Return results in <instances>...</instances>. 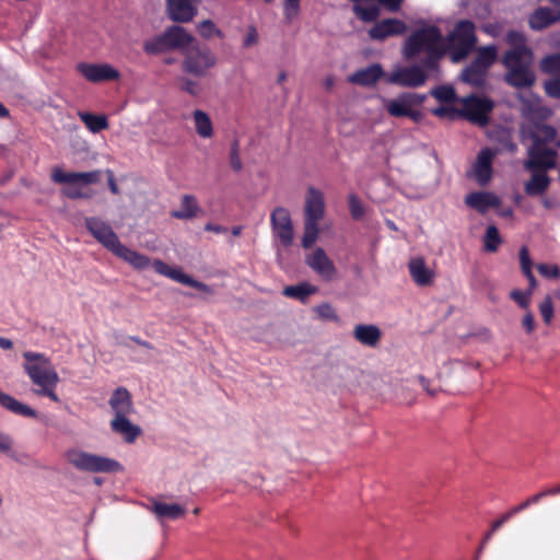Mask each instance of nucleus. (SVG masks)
I'll use <instances>...</instances> for the list:
<instances>
[{
    "instance_id": "11",
    "label": "nucleus",
    "mask_w": 560,
    "mask_h": 560,
    "mask_svg": "<svg viewBox=\"0 0 560 560\" xmlns=\"http://www.w3.org/2000/svg\"><path fill=\"white\" fill-rule=\"evenodd\" d=\"M558 151L556 149L529 144L527 147V159L523 162L525 171L549 172L557 166Z\"/></svg>"
},
{
    "instance_id": "33",
    "label": "nucleus",
    "mask_w": 560,
    "mask_h": 560,
    "mask_svg": "<svg viewBox=\"0 0 560 560\" xmlns=\"http://www.w3.org/2000/svg\"><path fill=\"white\" fill-rule=\"evenodd\" d=\"M201 211L198 206L197 199L192 195H184L180 201V208L173 210L171 217L178 220H190L196 218Z\"/></svg>"
},
{
    "instance_id": "59",
    "label": "nucleus",
    "mask_w": 560,
    "mask_h": 560,
    "mask_svg": "<svg viewBox=\"0 0 560 560\" xmlns=\"http://www.w3.org/2000/svg\"><path fill=\"white\" fill-rule=\"evenodd\" d=\"M182 90L191 96H197L200 91L198 83L187 78L182 80Z\"/></svg>"
},
{
    "instance_id": "17",
    "label": "nucleus",
    "mask_w": 560,
    "mask_h": 560,
    "mask_svg": "<svg viewBox=\"0 0 560 560\" xmlns=\"http://www.w3.org/2000/svg\"><path fill=\"white\" fill-rule=\"evenodd\" d=\"M305 262L325 281H331L336 277L337 269L322 247L307 255Z\"/></svg>"
},
{
    "instance_id": "2",
    "label": "nucleus",
    "mask_w": 560,
    "mask_h": 560,
    "mask_svg": "<svg viewBox=\"0 0 560 560\" xmlns=\"http://www.w3.org/2000/svg\"><path fill=\"white\" fill-rule=\"evenodd\" d=\"M401 54L406 60L416 59L423 54V66L429 71H439L440 61L446 55L442 31L433 24L416 28L404 42Z\"/></svg>"
},
{
    "instance_id": "21",
    "label": "nucleus",
    "mask_w": 560,
    "mask_h": 560,
    "mask_svg": "<svg viewBox=\"0 0 560 560\" xmlns=\"http://www.w3.org/2000/svg\"><path fill=\"white\" fill-rule=\"evenodd\" d=\"M304 213L305 222L318 223L324 217V196L318 189L314 187H310L307 190Z\"/></svg>"
},
{
    "instance_id": "28",
    "label": "nucleus",
    "mask_w": 560,
    "mask_h": 560,
    "mask_svg": "<svg viewBox=\"0 0 560 560\" xmlns=\"http://www.w3.org/2000/svg\"><path fill=\"white\" fill-rule=\"evenodd\" d=\"M112 253L139 270L147 269L151 264L148 256L125 246L120 241Z\"/></svg>"
},
{
    "instance_id": "51",
    "label": "nucleus",
    "mask_w": 560,
    "mask_h": 560,
    "mask_svg": "<svg viewBox=\"0 0 560 560\" xmlns=\"http://www.w3.org/2000/svg\"><path fill=\"white\" fill-rule=\"evenodd\" d=\"M518 257H520V265H521V269H522V272L523 275L525 273H528V272H532V268H533V260L529 256V252H528V248L526 246H522L521 249H520V253H518Z\"/></svg>"
},
{
    "instance_id": "56",
    "label": "nucleus",
    "mask_w": 560,
    "mask_h": 560,
    "mask_svg": "<svg viewBox=\"0 0 560 560\" xmlns=\"http://www.w3.org/2000/svg\"><path fill=\"white\" fill-rule=\"evenodd\" d=\"M301 0H283V12L288 20L294 18L300 10Z\"/></svg>"
},
{
    "instance_id": "54",
    "label": "nucleus",
    "mask_w": 560,
    "mask_h": 560,
    "mask_svg": "<svg viewBox=\"0 0 560 560\" xmlns=\"http://www.w3.org/2000/svg\"><path fill=\"white\" fill-rule=\"evenodd\" d=\"M538 272L546 278L557 279L560 276V269L556 265L539 264L537 266Z\"/></svg>"
},
{
    "instance_id": "6",
    "label": "nucleus",
    "mask_w": 560,
    "mask_h": 560,
    "mask_svg": "<svg viewBox=\"0 0 560 560\" xmlns=\"http://www.w3.org/2000/svg\"><path fill=\"white\" fill-rule=\"evenodd\" d=\"M183 55V71L197 78L207 77L218 62L214 52L209 47L199 44L191 45Z\"/></svg>"
},
{
    "instance_id": "52",
    "label": "nucleus",
    "mask_w": 560,
    "mask_h": 560,
    "mask_svg": "<svg viewBox=\"0 0 560 560\" xmlns=\"http://www.w3.org/2000/svg\"><path fill=\"white\" fill-rule=\"evenodd\" d=\"M510 295H511V299L514 300L520 307H522V308L528 307L530 296H532L530 291L513 290Z\"/></svg>"
},
{
    "instance_id": "20",
    "label": "nucleus",
    "mask_w": 560,
    "mask_h": 560,
    "mask_svg": "<svg viewBox=\"0 0 560 560\" xmlns=\"http://www.w3.org/2000/svg\"><path fill=\"white\" fill-rule=\"evenodd\" d=\"M495 152L490 148H482L474 164V175L477 183L481 186L487 185L492 176V161Z\"/></svg>"
},
{
    "instance_id": "14",
    "label": "nucleus",
    "mask_w": 560,
    "mask_h": 560,
    "mask_svg": "<svg viewBox=\"0 0 560 560\" xmlns=\"http://www.w3.org/2000/svg\"><path fill=\"white\" fill-rule=\"evenodd\" d=\"M85 228L109 252H113L119 243V238L112 226L100 218H85Z\"/></svg>"
},
{
    "instance_id": "29",
    "label": "nucleus",
    "mask_w": 560,
    "mask_h": 560,
    "mask_svg": "<svg viewBox=\"0 0 560 560\" xmlns=\"http://www.w3.org/2000/svg\"><path fill=\"white\" fill-rule=\"evenodd\" d=\"M353 337L361 345L375 348L382 338V331L374 324H359L353 329Z\"/></svg>"
},
{
    "instance_id": "47",
    "label": "nucleus",
    "mask_w": 560,
    "mask_h": 560,
    "mask_svg": "<svg viewBox=\"0 0 560 560\" xmlns=\"http://www.w3.org/2000/svg\"><path fill=\"white\" fill-rule=\"evenodd\" d=\"M349 211L354 220H360L364 214V206L360 199L354 195L350 194L348 197Z\"/></svg>"
},
{
    "instance_id": "63",
    "label": "nucleus",
    "mask_w": 560,
    "mask_h": 560,
    "mask_svg": "<svg viewBox=\"0 0 560 560\" xmlns=\"http://www.w3.org/2000/svg\"><path fill=\"white\" fill-rule=\"evenodd\" d=\"M502 145L510 153H514L517 150V145L515 144V142H513L509 135H506L505 138L502 140Z\"/></svg>"
},
{
    "instance_id": "61",
    "label": "nucleus",
    "mask_w": 560,
    "mask_h": 560,
    "mask_svg": "<svg viewBox=\"0 0 560 560\" xmlns=\"http://www.w3.org/2000/svg\"><path fill=\"white\" fill-rule=\"evenodd\" d=\"M522 325L526 332L530 334L535 328V319L532 313H527L522 320Z\"/></svg>"
},
{
    "instance_id": "27",
    "label": "nucleus",
    "mask_w": 560,
    "mask_h": 560,
    "mask_svg": "<svg viewBox=\"0 0 560 560\" xmlns=\"http://www.w3.org/2000/svg\"><path fill=\"white\" fill-rule=\"evenodd\" d=\"M532 175L524 184V191L529 197H537L544 195L550 184L551 178L545 171H530Z\"/></svg>"
},
{
    "instance_id": "62",
    "label": "nucleus",
    "mask_w": 560,
    "mask_h": 560,
    "mask_svg": "<svg viewBox=\"0 0 560 560\" xmlns=\"http://www.w3.org/2000/svg\"><path fill=\"white\" fill-rule=\"evenodd\" d=\"M12 440L9 435L0 432V452L8 453L11 450Z\"/></svg>"
},
{
    "instance_id": "58",
    "label": "nucleus",
    "mask_w": 560,
    "mask_h": 560,
    "mask_svg": "<svg viewBox=\"0 0 560 560\" xmlns=\"http://www.w3.org/2000/svg\"><path fill=\"white\" fill-rule=\"evenodd\" d=\"M258 42V32L254 25H249L247 28V33L243 39V47L249 48L256 45Z\"/></svg>"
},
{
    "instance_id": "3",
    "label": "nucleus",
    "mask_w": 560,
    "mask_h": 560,
    "mask_svg": "<svg viewBox=\"0 0 560 560\" xmlns=\"http://www.w3.org/2000/svg\"><path fill=\"white\" fill-rule=\"evenodd\" d=\"M102 171L94 170L90 172H63L60 167H55L51 172V179L57 184H65L61 192L71 200L89 199L92 194L84 190V187L96 184L101 180Z\"/></svg>"
},
{
    "instance_id": "37",
    "label": "nucleus",
    "mask_w": 560,
    "mask_h": 560,
    "mask_svg": "<svg viewBox=\"0 0 560 560\" xmlns=\"http://www.w3.org/2000/svg\"><path fill=\"white\" fill-rule=\"evenodd\" d=\"M153 512L160 518L177 520L185 514V509L177 503L167 504L163 502H155L153 504Z\"/></svg>"
},
{
    "instance_id": "16",
    "label": "nucleus",
    "mask_w": 560,
    "mask_h": 560,
    "mask_svg": "<svg viewBox=\"0 0 560 560\" xmlns=\"http://www.w3.org/2000/svg\"><path fill=\"white\" fill-rule=\"evenodd\" d=\"M77 70L82 77L93 83L115 81L120 77L119 71L109 63L80 62L77 65Z\"/></svg>"
},
{
    "instance_id": "23",
    "label": "nucleus",
    "mask_w": 560,
    "mask_h": 560,
    "mask_svg": "<svg viewBox=\"0 0 560 560\" xmlns=\"http://www.w3.org/2000/svg\"><path fill=\"white\" fill-rule=\"evenodd\" d=\"M560 21V11L549 7H539L528 16V25L533 31H542Z\"/></svg>"
},
{
    "instance_id": "34",
    "label": "nucleus",
    "mask_w": 560,
    "mask_h": 560,
    "mask_svg": "<svg viewBox=\"0 0 560 560\" xmlns=\"http://www.w3.org/2000/svg\"><path fill=\"white\" fill-rule=\"evenodd\" d=\"M0 406L8 409L9 411L23 416L26 418H36L38 416L37 411L30 406L20 402L14 397L0 392Z\"/></svg>"
},
{
    "instance_id": "25",
    "label": "nucleus",
    "mask_w": 560,
    "mask_h": 560,
    "mask_svg": "<svg viewBox=\"0 0 560 560\" xmlns=\"http://www.w3.org/2000/svg\"><path fill=\"white\" fill-rule=\"evenodd\" d=\"M115 417H128L133 411L131 395L125 387L116 388L108 401Z\"/></svg>"
},
{
    "instance_id": "44",
    "label": "nucleus",
    "mask_w": 560,
    "mask_h": 560,
    "mask_svg": "<svg viewBox=\"0 0 560 560\" xmlns=\"http://www.w3.org/2000/svg\"><path fill=\"white\" fill-rule=\"evenodd\" d=\"M430 94L440 102L451 103L456 100V92L451 85H438L430 91Z\"/></svg>"
},
{
    "instance_id": "8",
    "label": "nucleus",
    "mask_w": 560,
    "mask_h": 560,
    "mask_svg": "<svg viewBox=\"0 0 560 560\" xmlns=\"http://www.w3.org/2000/svg\"><path fill=\"white\" fill-rule=\"evenodd\" d=\"M67 458L81 471L115 472L121 469V465L117 460L84 451L71 450L67 453Z\"/></svg>"
},
{
    "instance_id": "53",
    "label": "nucleus",
    "mask_w": 560,
    "mask_h": 560,
    "mask_svg": "<svg viewBox=\"0 0 560 560\" xmlns=\"http://www.w3.org/2000/svg\"><path fill=\"white\" fill-rule=\"evenodd\" d=\"M539 311L544 322L549 324L553 316V305L549 295L546 296L545 300L539 304Z\"/></svg>"
},
{
    "instance_id": "50",
    "label": "nucleus",
    "mask_w": 560,
    "mask_h": 560,
    "mask_svg": "<svg viewBox=\"0 0 560 560\" xmlns=\"http://www.w3.org/2000/svg\"><path fill=\"white\" fill-rule=\"evenodd\" d=\"M544 89L548 96L560 100V77L545 81Z\"/></svg>"
},
{
    "instance_id": "42",
    "label": "nucleus",
    "mask_w": 560,
    "mask_h": 560,
    "mask_svg": "<svg viewBox=\"0 0 560 560\" xmlns=\"http://www.w3.org/2000/svg\"><path fill=\"white\" fill-rule=\"evenodd\" d=\"M502 240L495 225H489L483 236V247L486 252L494 253L498 250Z\"/></svg>"
},
{
    "instance_id": "30",
    "label": "nucleus",
    "mask_w": 560,
    "mask_h": 560,
    "mask_svg": "<svg viewBox=\"0 0 560 560\" xmlns=\"http://www.w3.org/2000/svg\"><path fill=\"white\" fill-rule=\"evenodd\" d=\"M110 429L120 434L127 443H133L142 432L141 428L131 423L128 417L114 418L110 421Z\"/></svg>"
},
{
    "instance_id": "19",
    "label": "nucleus",
    "mask_w": 560,
    "mask_h": 560,
    "mask_svg": "<svg viewBox=\"0 0 560 560\" xmlns=\"http://www.w3.org/2000/svg\"><path fill=\"white\" fill-rule=\"evenodd\" d=\"M166 13L170 20L188 23L197 14L194 0H166Z\"/></svg>"
},
{
    "instance_id": "24",
    "label": "nucleus",
    "mask_w": 560,
    "mask_h": 560,
    "mask_svg": "<svg viewBox=\"0 0 560 560\" xmlns=\"http://www.w3.org/2000/svg\"><path fill=\"white\" fill-rule=\"evenodd\" d=\"M383 74V67L380 63H372L351 73L348 81L359 86L371 88L377 83Z\"/></svg>"
},
{
    "instance_id": "49",
    "label": "nucleus",
    "mask_w": 560,
    "mask_h": 560,
    "mask_svg": "<svg viewBox=\"0 0 560 560\" xmlns=\"http://www.w3.org/2000/svg\"><path fill=\"white\" fill-rule=\"evenodd\" d=\"M58 383H59V381H51L45 385H40V386H38L39 389L35 390V393L39 396H46V397L50 398L52 401L58 402L59 397L55 392Z\"/></svg>"
},
{
    "instance_id": "4",
    "label": "nucleus",
    "mask_w": 560,
    "mask_h": 560,
    "mask_svg": "<svg viewBox=\"0 0 560 560\" xmlns=\"http://www.w3.org/2000/svg\"><path fill=\"white\" fill-rule=\"evenodd\" d=\"M477 43L475 24L469 20H460L454 28L444 37L446 55L453 62L465 60L475 49Z\"/></svg>"
},
{
    "instance_id": "1",
    "label": "nucleus",
    "mask_w": 560,
    "mask_h": 560,
    "mask_svg": "<svg viewBox=\"0 0 560 560\" xmlns=\"http://www.w3.org/2000/svg\"><path fill=\"white\" fill-rule=\"evenodd\" d=\"M509 49L501 57L505 68L504 81L515 89L532 88L536 75L532 69L534 51L527 43L526 35L517 30H509L504 36Z\"/></svg>"
},
{
    "instance_id": "15",
    "label": "nucleus",
    "mask_w": 560,
    "mask_h": 560,
    "mask_svg": "<svg viewBox=\"0 0 560 560\" xmlns=\"http://www.w3.org/2000/svg\"><path fill=\"white\" fill-rule=\"evenodd\" d=\"M273 233L284 247L293 243V225L290 212L283 207H277L270 217Z\"/></svg>"
},
{
    "instance_id": "60",
    "label": "nucleus",
    "mask_w": 560,
    "mask_h": 560,
    "mask_svg": "<svg viewBox=\"0 0 560 560\" xmlns=\"http://www.w3.org/2000/svg\"><path fill=\"white\" fill-rule=\"evenodd\" d=\"M404 93H405L407 100L409 101V104L412 107L422 105L424 103V101L427 100L425 94H419V93H412V92H404Z\"/></svg>"
},
{
    "instance_id": "10",
    "label": "nucleus",
    "mask_w": 560,
    "mask_h": 560,
    "mask_svg": "<svg viewBox=\"0 0 560 560\" xmlns=\"http://www.w3.org/2000/svg\"><path fill=\"white\" fill-rule=\"evenodd\" d=\"M462 103L463 107L459 109V117L479 127H486L489 124V114L494 108V103L491 98L471 94L464 97Z\"/></svg>"
},
{
    "instance_id": "38",
    "label": "nucleus",
    "mask_w": 560,
    "mask_h": 560,
    "mask_svg": "<svg viewBox=\"0 0 560 560\" xmlns=\"http://www.w3.org/2000/svg\"><path fill=\"white\" fill-rule=\"evenodd\" d=\"M317 288L310 284L308 282H301L295 285H288L283 290V295L287 298L295 299L301 302H305L307 298L314 294Z\"/></svg>"
},
{
    "instance_id": "13",
    "label": "nucleus",
    "mask_w": 560,
    "mask_h": 560,
    "mask_svg": "<svg viewBox=\"0 0 560 560\" xmlns=\"http://www.w3.org/2000/svg\"><path fill=\"white\" fill-rule=\"evenodd\" d=\"M153 269L162 276H165L180 284L188 285L190 288L197 289L199 291L209 293L210 287L201 281H198L194 279L192 277L185 273L180 268L178 267H171L166 262L160 259H155L152 262Z\"/></svg>"
},
{
    "instance_id": "31",
    "label": "nucleus",
    "mask_w": 560,
    "mask_h": 560,
    "mask_svg": "<svg viewBox=\"0 0 560 560\" xmlns=\"http://www.w3.org/2000/svg\"><path fill=\"white\" fill-rule=\"evenodd\" d=\"M521 103L523 115L533 121L544 120L548 118L551 114L550 109L541 106L539 97H521Z\"/></svg>"
},
{
    "instance_id": "64",
    "label": "nucleus",
    "mask_w": 560,
    "mask_h": 560,
    "mask_svg": "<svg viewBox=\"0 0 560 560\" xmlns=\"http://www.w3.org/2000/svg\"><path fill=\"white\" fill-rule=\"evenodd\" d=\"M512 517V513H504L500 518H498L497 521H494L492 523V532H495L498 530L505 522H508L510 518Z\"/></svg>"
},
{
    "instance_id": "46",
    "label": "nucleus",
    "mask_w": 560,
    "mask_h": 560,
    "mask_svg": "<svg viewBox=\"0 0 560 560\" xmlns=\"http://www.w3.org/2000/svg\"><path fill=\"white\" fill-rule=\"evenodd\" d=\"M318 237V223L304 222V235L302 237V246L311 248Z\"/></svg>"
},
{
    "instance_id": "32",
    "label": "nucleus",
    "mask_w": 560,
    "mask_h": 560,
    "mask_svg": "<svg viewBox=\"0 0 560 560\" xmlns=\"http://www.w3.org/2000/svg\"><path fill=\"white\" fill-rule=\"evenodd\" d=\"M412 280L421 287L428 285L432 281L433 273L427 267L424 260L420 257L410 259L408 264Z\"/></svg>"
},
{
    "instance_id": "41",
    "label": "nucleus",
    "mask_w": 560,
    "mask_h": 560,
    "mask_svg": "<svg viewBox=\"0 0 560 560\" xmlns=\"http://www.w3.org/2000/svg\"><path fill=\"white\" fill-rule=\"evenodd\" d=\"M81 120L93 132L97 133L108 127V121L104 115H94L91 113H80Z\"/></svg>"
},
{
    "instance_id": "55",
    "label": "nucleus",
    "mask_w": 560,
    "mask_h": 560,
    "mask_svg": "<svg viewBox=\"0 0 560 560\" xmlns=\"http://www.w3.org/2000/svg\"><path fill=\"white\" fill-rule=\"evenodd\" d=\"M433 115L444 118L448 117L451 119L456 118L459 116V109L455 108L454 106H439L432 110Z\"/></svg>"
},
{
    "instance_id": "12",
    "label": "nucleus",
    "mask_w": 560,
    "mask_h": 560,
    "mask_svg": "<svg viewBox=\"0 0 560 560\" xmlns=\"http://www.w3.org/2000/svg\"><path fill=\"white\" fill-rule=\"evenodd\" d=\"M520 137L522 143L530 141V144L548 147L556 140L557 129L547 124L532 121L521 127Z\"/></svg>"
},
{
    "instance_id": "57",
    "label": "nucleus",
    "mask_w": 560,
    "mask_h": 560,
    "mask_svg": "<svg viewBox=\"0 0 560 560\" xmlns=\"http://www.w3.org/2000/svg\"><path fill=\"white\" fill-rule=\"evenodd\" d=\"M317 315L324 319H337V314L328 303H322L315 308Z\"/></svg>"
},
{
    "instance_id": "22",
    "label": "nucleus",
    "mask_w": 560,
    "mask_h": 560,
    "mask_svg": "<svg viewBox=\"0 0 560 560\" xmlns=\"http://www.w3.org/2000/svg\"><path fill=\"white\" fill-rule=\"evenodd\" d=\"M465 203L467 207L485 214L490 208L499 207L501 200L497 195L490 191H474L466 195Z\"/></svg>"
},
{
    "instance_id": "39",
    "label": "nucleus",
    "mask_w": 560,
    "mask_h": 560,
    "mask_svg": "<svg viewBox=\"0 0 560 560\" xmlns=\"http://www.w3.org/2000/svg\"><path fill=\"white\" fill-rule=\"evenodd\" d=\"M352 12L364 23H376L381 14V9L378 4L362 5L361 2H357L352 5Z\"/></svg>"
},
{
    "instance_id": "9",
    "label": "nucleus",
    "mask_w": 560,
    "mask_h": 560,
    "mask_svg": "<svg viewBox=\"0 0 560 560\" xmlns=\"http://www.w3.org/2000/svg\"><path fill=\"white\" fill-rule=\"evenodd\" d=\"M436 71H429L423 61L410 66L398 67L386 78L387 83L401 88L417 89L425 84L429 74Z\"/></svg>"
},
{
    "instance_id": "7",
    "label": "nucleus",
    "mask_w": 560,
    "mask_h": 560,
    "mask_svg": "<svg viewBox=\"0 0 560 560\" xmlns=\"http://www.w3.org/2000/svg\"><path fill=\"white\" fill-rule=\"evenodd\" d=\"M23 358L25 360L24 371L34 385L40 386L51 381H59L50 359L44 353L25 351Z\"/></svg>"
},
{
    "instance_id": "35",
    "label": "nucleus",
    "mask_w": 560,
    "mask_h": 560,
    "mask_svg": "<svg viewBox=\"0 0 560 560\" xmlns=\"http://www.w3.org/2000/svg\"><path fill=\"white\" fill-rule=\"evenodd\" d=\"M142 48L143 51L150 56H156L168 51H173L168 44V39L165 32L144 40Z\"/></svg>"
},
{
    "instance_id": "43",
    "label": "nucleus",
    "mask_w": 560,
    "mask_h": 560,
    "mask_svg": "<svg viewBox=\"0 0 560 560\" xmlns=\"http://www.w3.org/2000/svg\"><path fill=\"white\" fill-rule=\"evenodd\" d=\"M197 31L199 35L206 39H210L212 37H219L223 38L224 34L223 32L217 27L213 21L211 20H203L197 25Z\"/></svg>"
},
{
    "instance_id": "36",
    "label": "nucleus",
    "mask_w": 560,
    "mask_h": 560,
    "mask_svg": "<svg viewBox=\"0 0 560 560\" xmlns=\"http://www.w3.org/2000/svg\"><path fill=\"white\" fill-rule=\"evenodd\" d=\"M192 118L198 136L203 139L211 138L213 135V126L209 115L201 109H196L192 113Z\"/></svg>"
},
{
    "instance_id": "18",
    "label": "nucleus",
    "mask_w": 560,
    "mask_h": 560,
    "mask_svg": "<svg viewBox=\"0 0 560 560\" xmlns=\"http://www.w3.org/2000/svg\"><path fill=\"white\" fill-rule=\"evenodd\" d=\"M406 32L407 25L404 21L395 18H389L376 22L369 30V36L371 39L382 42L387 37L402 35Z\"/></svg>"
},
{
    "instance_id": "48",
    "label": "nucleus",
    "mask_w": 560,
    "mask_h": 560,
    "mask_svg": "<svg viewBox=\"0 0 560 560\" xmlns=\"http://www.w3.org/2000/svg\"><path fill=\"white\" fill-rule=\"evenodd\" d=\"M230 164L235 172H240L243 168V163L240 158V144L237 140H234L231 144Z\"/></svg>"
},
{
    "instance_id": "45",
    "label": "nucleus",
    "mask_w": 560,
    "mask_h": 560,
    "mask_svg": "<svg viewBox=\"0 0 560 560\" xmlns=\"http://www.w3.org/2000/svg\"><path fill=\"white\" fill-rule=\"evenodd\" d=\"M540 70L547 74L560 73V52L546 56L540 62Z\"/></svg>"
},
{
    "instance_id": "40",
    "label": "nucleus",
    "mask_w": 560,
    "mask_h": 560,
    "mask_svg": "<svg viewBox=\"0 0 560 560\" xmlns=\"http://www.w3.org/2000/svg\"><path fill=\"white\" fill-rule=\"evenodd\" d=\"M410 107L412 106L409 104L405 93H400L396 98L387 100L385 103L387 113L393 117H406Z\"/></svg>"
},
{
    "instance_id": "5",
    "label": "nucleus",
    "mask_w": 560,
    "mask_h": 560,
    "mask_svg": "<svg viewBox=\"0 0 560 560\" xmlns=\"http://www.w3.org/2000/svg\"><path fill=\"white\" fill-rule=\"evenodd\" d=\"M498 58L495 45L479 47L474 60L460 72V80L476 89H482L487 82V75L491 66Z\"/></svg>"
},
{
    "instance_id": "26",
    "label": "nucleus",
    "mask_w": 560,
    "mask_h": 560,
    "mask_svg": "<svg viewBox=\"0 0 560 560\" xmlns=\"http://www.w3.org/2000/svg\"><path fill=\"white\" fill-rule=\"evenodd\" d=\"M164 32L173 51L179 50L184 54L195 42V37L179 25H171Z\"/></svg>"
}]
</instances>
